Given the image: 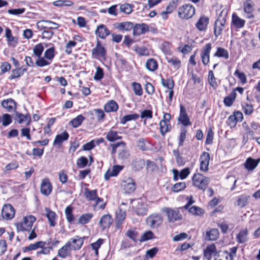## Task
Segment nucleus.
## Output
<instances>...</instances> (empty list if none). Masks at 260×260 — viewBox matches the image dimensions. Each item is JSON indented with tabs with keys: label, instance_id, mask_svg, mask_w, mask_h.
I'll use <instances>...</instances> for the list:
<instances>
[{
	"label": "nucleus",
	"instance_id": "f257e3e1",
	"mask_svg": "<svg viewBox=\"0 0 260 260\" xmlns=\"http://www.w3.org/2000/svg\"><path fill=\"white\" fill-rule=\"evenodd\" d=\"M218 15L217 20L214 24V34L216 37L220 35L222 30L224 27L226 22V18L228 15V10L221 8L217 11Z\"/></svg>",
	"mask_w": 260,
	"mask_h": 260
},
{
	"label": "nucleus",
	"instance_id": "f03ea898",
	"mask_svg": "<svg viewBox=\"0 0 260 260\" xmlns=\"http://www.w3.org/2000/svg\"><path fill=\"white\" fill-rule=\"evenodd\" d=\"M110 146L112 147L111 153L113 154L117 152L118 159L124 160L129 156V152L125 142L121 141L116 144H112Z\"/></svg>",
	"mask_w": 260,
	"mask_h": 260
},
{
	"label": "nucleus",
	"instance_id": "7ed1b4c3",
	"mask_svg": "<svg viewBox=\"0 0 260 260\" xmlns=\"http://www.w3.org/2000/svg\"><path fill=\"white\" fill-rule=\"evenodd\" d=\"M132 207L133 211L138 215H145L148 212L147 204L140 199L134 200L132 202Z\"/></svg>",
	"mask_w": 260,
	"mask_h": 260
},
{
	"label": "nucleus",
	"instance_id": "20e7f679",
	"mask_svg": "<svg viewBox=\"0 0 260 260\" xmlns=\"http://www.w3.org/2000/svg\"><path fill=\"white\" fill-rule=\"evenodd\" d=\"M192 182L194 186L205 191L209 184V179L200 173H196L192 177Z\"/></svg>",
	"mask_w": 260,
	"mask_h": 260
},
{
	"label": "nucleus",
	"instance_id": "39448f33",
	"mask_svg": "<svg viewBox=\"0 0 260 260\" xmlns=\"http://www.w3.org/2000/svg\"><path fill=\"white\" fill-rule=\"evenodd\" d=\"M161 211L167 214L169 222L173 223L182 218V216L178 209L174 210L170 208L164 207L161 209Z\"/></svg>",
	"mask_w": 260,
	"mask_h": 260
},
{
	"label": "nucleus",
	"instance_id": "423d86ee",
	"mask_svg": "<svg viewBox=\"0 0 260 260\" xmlns=\"http://www.w3.org/2000/svg\"><path fill=\"white\" fill-rule=\"evenodd\" d=\"M35 221L36 218L34 216L30 215L25 217L23 222L17 223L15 224L17 231H30Z\"/></svg>",
	"mask_w": 260,
	"mask_h": 260
},
{
	"label": "nucleus",
	"instance_id": "0eeeda50",
	"mask_svg": "<svg viewBox=\"0 0 260 260\" xmlns=\"http://www.w3.org/2000/svg\"><path fill=\"white\" fill-rule=\"evenodd\" d=\"M84 194L86 199L88 201H94L96 204L102 202V204L99 205V208L101 209L105 208L106 203L102 199L98 197L96 190H90L88 188H85Z\"/></svg>",
	"mask_w": 260,
	"mask_h": 260
},
{
	"label": "nucleus",
	"instance_id": "6e6552de",
	"mask_svg": "<svg viewBox=\"0 0 260 260\" xmlns=\"http://www.w3.org/2000/svg\"><path fill=\"white\" fill-rule=\"evenodd\" d=\"M195 13V8L191 5H185L180 7L178 15L182 19H188L191 18Z\"/></svg>",
	"mask_w": 260,
	"mask_h": 260
},
{
	"label": "nucleus",
	"instance_id": "1a4fd4ad",
	"mask_svg": "<svg viewBox=\"0 0 260 260\" xmlns=\"http://www.w3.org/2000/svg\"><path fill=\"white\" fill-rule=\"evenodd\" d=\"M163 221L162 216L158 213H153L146 218V223L150 228H157L161 224Z\"/></svg>",
	"mask_w": 260,
	"mask_h": 260
},
{
	"label": "nucleus",
	"instance_id": "9d476101",
	"mask_svg": "<svg viewBox=\"0 0 260 260\" xmlns=\"http://www.w3.org/2000/svg\"><path fill=\"white\" fill-rule=\"evenodd\" d=\"M121 187L125 193L133 192L136 188L135 181L132 178H124L121 182Z\"/></svg>",
	"mask_w": 260,
	"mask_h": 260
},
{
	"label": "nucleus",
	"instance_id": "9b49d317",
	"mask_svg": "<svg viewBox=\"0 0 260 260\" xmlns=\"http://www.w3.org/2000/svg\"><path fill=\"white\" fill-rule=\"evenodd\" d=\"M211 48V44L208 43L205 45L201 50V57L203 64L204 66H207L210 61V53Z\"/></svg>",
	"mask_w": 260,
	"mask_h": 260
},
{
	"label": "nucleus",
	"instance_id": "f8f14e48",
	"mask_svg": "<svg viewBox=\"0 0 260 260\" xmlns=\"http://www.w3.org/2000/svg\"><path fill=\"white\" fill-rule=\"evenodd\" d=\"M15 209L10 204L5 205L2 210V217L7 219H11L15 215Z\"/></svg>",
	"mask_w": 260,
	"mask_h": 260
},
{
	"label": "nucleus",
	"instance_id": "ddd939ff",
	"mask_svg": "<svg viewBox=\"0 0 260 260\" xmlns=\"http://www.w3.org/2000/svg\"><path fill=\"white\" fill-rule=\"evenodd\" d=\"M52 189V185L48 178H45L42 180L40 190L41 192L45 196L49 195Z\"/></svg>",
	"mask_w": 260,
	"mask_h": 260
},
{
	"label": "nucleus",
	"instance_id": "4468645a",
	"mask_svg": "<svg viewBox=\"0 0 260 260\" xmlns=\"http://www.w3.org/2000/svg\"><path fill=\"white\" fill-rule=\"evenodd\" d=\"M219 254V251H217L216 246L214 244L208 245L204 250V256L210 260L211 256H214V258L217 257V255Z\"/></svg>",
	"mask_w": 260,
	"mask_h": 260
},
{
	"label": "nucleus",
	"instance_id": "2eb2a0df",
	"mask_svg": "<svg viewBox=\"0 0 260 260\" xmlns=\"http://www.w3.org/2000/svg\"><path fill=\"white\" fill-rule=\"evenodd\" d=\"M210 159L209 153L204 152L200 157V169L206 172L208 170L209 160Z\"/></svg>",
	"mask_w": 260,
	"mask_h": 260
},
{
	"label": "nucleus",
	"instance_id": "dca6fc26",
	"mask_svg": "<svg viewBox=\"0 0 260 260\" xmlns=\"http://www.w3.org/2000/svg\"><path fill=\"white\" fill-rule=\"evenodd\" d=\"M178 120L184 126H188L191 124L189 118L186 112V109L182 105L180 106V115Z\"/></svg>",
	"mask_w": 260,
	"mask_h": 260
},
{
	"label": "nucleus",
	"instance_id": "f3484780",
	"mask_svg": "<svg viewBox=\"0 0 260 260\" xmlns=\"http://www.w3.org/2000/svg\"><path fill=\"white\" fill-rule=\"evenodd\" d=\"M123 169V167L119 165H114L112 169H108L105 174V179L108 180L111 177L116 176L119 172Z\"/></svg>",
	"mask_w": 260,
	"mask_h": 260
},
{
	"label": "nucleus",
	"instance_id": "a211bd4d",
	"mask_svg": "<svg viewBox=\"0 0 260 260\" xmlns=\"http://www.w3.org/2000/svg\"><path fill=\"white\" fill-rule=\"evenodd\" d=\"M149 27L145 23L136 24L134 26L133 35L134 36H139L144 34L148 31Z\"/></svg>",
	"mask_w": 260,
	"mask_h": 260
},
{
	"label": "nucleus",
	"instance_id": "6ab92c4d",
	"mask_svg": "<svg viewBox=\"0 0 260 260\" xmlns=\"http://www.w3.org/2000/svg\"><path fill=\"white\" fill-rule=\"evenodd\" d=\"M112 223L113 219L109 214L102 216L99 221V224L103 230L109 228Z\"/></svg>",
	"mask_w": 260,
	"mask_h": 260
},
{
	"label": "nucleus",
	"instance_id": "aec40b11",
	"mask_svg": "<svg viewBox=\"0 0 260 260\" xmlns=\"http://www.w3.org/2000/svg\"><path fill=\"white\" fill-rule=\"evenodd\" d=\"M244 10L248 18L253 17L252 14L253 11V4L251 0H247L244 3Z\"/></svg>",
	"mask_w": 260,
	"mask_h": 260
},
{
	"label": "nucleus",
	"instance_id": "412c9836",
	"mask_svg": "<svg viewBox=\"0 0 260 260\" xmlns=\"http://www.w3.org/2000/svg\"><path fill=\"white\" fill-rule=\"evenodd\" d=\"M92 54L95 56H101L104 57L106 55V50L100 43L98 41L96 46L92 50Z\"/></svg>",
	"mask_w": 260,
	"mask_h": 260
},
{
	"label": "nucleus",
	"instance_id": "4be33fe9",
	"mask_svg": "<svg viewBox=\"0 0 260 260\" xmlns=\"http://www.w3.org/2000/svg\"><path fill=\"white\" fill-rule=\"evenodd\" d=\"M95 34L101 39H105L110 34V31L108 29L106 25L101 24L97 27L95 30Z\"/></svg>",
	"mask_w": 260,
	"mask_h": 260
},
{
	"label": "nucleus",
	"instance_id": "5701e85b",
	"mask_svg": "<svg viewBox=\"0 0 260 260\" xmlns=\"http://www.w3.org/2000/svg\"><path fill=\"white\" fill-rule=\"evenodd\" d=\"M46 211V216L48 219L49 224L51 226H54L56 225V219L57 215L56 213L51 211L49 208H46L45 209Z\"/></svg>",
	"mask_w": 260,
	"mask_h": 260
},
{
	"label": "nucleus",
	"instance_id": "b1692460",
	"mask_svg": "<svg viewBox=\"0 0 260 260\" xmlns=\"http://www.w3.org/2000/svg\"><path fill=\"white\" fill-rule=\"evenodd\" d=\"M209 23V18L207 16H202L196 25L198 29L200 31H204L207 29V25Z\"/></svg>",
	"mask_w": 260,
	"mask_h": 260
},
{
	"label": "nucleus",
	"instance_id": "393cba45",
	"mask_svg": "<svg viewBox=\"0 0 260 260\" xmlns=\"http://www.w3.org/2000/svg\"><path fill=\"white\" fill-rule=\"evenodd\" d=\"M68 242H71V246L74 250H78L83 245V239L76 236L74 238H71Z\"/></svg>",
	"mask_w": 260,
	"mask_h": 260
},
{
	"label": "nucleus",
	"instance_id": "a878e982",
	"mask_svg": "<svg viewBox=\"0 0 260 260\" xmlns=\"http://www.w3.org/2000/svg\"><path fill=\"white\" fill-rule=\"evenodd\" d=\"M71 245V242L67 243L62 247L58 250V255L61 258H65L69 255L70 253Z\"/></svg>",
	"mask_w": 260,
	"mask_h": 260
},
{
	"label": "nucleus",
	"instance_id": "bb28decb",
	"mask_svg": "<svg viewBox=\"0 0 260 260\" xmlns=\"http://www.w3.org/2000/svg\"><path fill=\"white\" fill-rule=\"evenodd\" d=\"M237 241L239 243H244L248 241V231L247 229H242L237 235L236 236Z\"/></svg>",
	"mask_w": 260,
	"mask_h": 260
},
{
	"label": "nucleus",
	"instance_id": "cd10ccee",
	"mask_svg": "<svg viewBox=\"0 0 260 260\" xmlns=\"http://www.w3.org/2000/svg\"><path fill=\"white\" fill-rule=\"evenodd\" d=\"M219 237V231L217 229H211L206 232L205 239L207 240H216Z\"/></svg>",
	"mask_w": 260,
	"mask_h": 260
},
{
	"label": "nucleus",
	"instance_id": "c85d7f7f",
	"mask_svg": "<svg viewBox=\"0 0 260 260\" xmlns=\"http://www.w3.org/2000/svg\"><path fill=\"white\" fill-rule=\"evenodd\" d=\"M119 134H120V133L111 129L107 132L106 137L107 140L109 142H114L116 140L122 139V137L118 135Z\"/></svg>",
	"mask_w": 260,
	"mask_h": 260
},
{
	"label": "nucleus",
	"instance_id": "c756f323",
	"mask_svg": "<svg viewBox=\"0 0 260 260\" xmlns=\"http://www.w3.org/2000/svg\"><path fill=\"white\" fill-rule=\"evenodd\" d=\"M2 106L9 112L12 111L16 107V103L14 100L9 99L2 102Z\"/></svg>",
	"mask_w": 260,
	"mask_h": 260
},
{
	"label": "nucleus",
	"instance_id": "7c9ffc66",
	"mask_svg": "<svg viewBox=\"0 0 260 260\" xmlns=\"http://www.w3.org/2000/svg\"><path fill=\"white\" fill-rule=\"evenodd\" d=\"M131 165L134 170L140 171L145 166V161L142 158H137L133 161Z\"/></svg>",
	"mask_w": 260,
	"mask_h": 260
},
{
	"label": "nucleus",
	"instance_id": "2f4dec72",
	"mask_svg": "<svg viewBox=\"0 0 260 260\" xmlns=\"http://www.w3.org/2000/svg\"><path fill=\"white\" fill-rule=\"evenodd\" d=\"M118 109V104L113 100L109 101L104 106V109L106 112H115Z\"/></svg>",
	"mask_w": 260,
	"mask_h": 260
},
{
	"label": "nucleus",
	"instance_id": "473e14b6",
	"mask_svg": "<svg viewBox=\"0 0 260 260\" xmlns=\"http://www.w3.org/2000/svg\"><path fill=\"white\" fill-rule=\"evenodd\" d=\"M15 120L17 121L18 123H22L25 121H28L27 124L30 121V116L28 114L23 115L17 112L15 113Z\"/></svg>",
	"mask_w": 260,
	"mask_h": 260
},
{
	"label": "nucleus",
	"instance_id": "72a5a7b5",
	"mask_svg": "<svg viewBox=\"0 0 260 260\" xmlns=\"http://www.w3.org/2000/svg\"><path fill=\"white\" fill-rule=\"evenodd\" d=\"M69 136L67 132L57 135L54 140V145H60L63 141L68 140Z\"/></svg>",
	"mask_w": 260,
	"mask_h": 260
},
{
	"label": "nucleus",
	"instance_id": "f704fd0d",
	"mask_svg": "<svg viewBox=\"0 0 260 260\" xmlns=\"http://www.w3.org/2000/svg\"><path fill=\"white\" fill-rule=\"evenodd\" d=\"M27 71V69L23 67L13 70L12 71V74L10 76V80L18 78L23 75L25 72Z\"/></svg>",
	"mask_w": 260,
	"mask_h": 260
},
{
	"label": "nucleus",
	"instance_id": "c9c22d12",
	"mask_svg": "<svg viewBox=\"0 0 260 260\" xmlns=\"http://www.w3.org/2000/svg\"><path fill=\"white\" fill-rule=\"evenodd\" d=\"M214 260H234L233 255L226 251H219V254Z\"/></svg>",
	"mask_w": 260,
	"mask_h": 260
},
{
	"label": "nucleus",
	"instance_id": "e433bc0d",
	"mask_svg": "<svg viewBox=\"0 0 260 260\" xmlns=\"http://www.w3.org/2000/svg\"><path fill=\"white\" fill-rule=\"evenodd\" d=\"M259 159L248 158L245 163V168L248 170H253L258 165Z\"/></svg>",
	"mask_w": 260,
	"mask_h": 260
},
{
	"label": "nucleus",
	"instance_id": "4c0bfd02",
	"mask_svg": "<svg viewBox=\"0 0 260 260\" xmlns=\"http://www.w3.org/2000/svg\"><path fill=\"white\" fill-rule=\"evenodd\" d=\"M213 56L228 59L229 58V54L228 50L223 48L218 47L216 52L213 54Z\"/></svg>",
	"mask_w": 260,
	"mask_h": 260
},
{
	"label": "nucleus",
	"instance_id": "58836bf2",
	"mask_svg": "<svg viewBox=\"0 0 260 260\" xmlns=\"http://www.w3.org/2000/svg\"><path fill=\"white\" fill-rule=\"evenodd\" d=\"M160 132L162 136H164L165 134L171 131V126L168 122L164 120H160L159 122Z\"/></svg>",
	"mask_w": 260,
	"mask_h": 260
},
{
	"label": "nucleus",
	"instance_id": "ea45409f",
	"mask_svg": "<svg viewBox=\"0 0 260 260\" xmlns=\"http://www.w3.org/2000/svg\"><path fill=\"white\" fill-rule=\"evenodd\" d=\"M146 68L150 71H154L157 68V62L154 59L150 58L146 61Z\"/></svg>",
	"mask_w": 260,
	"mask_h": 260
},
{
	"label": "nucleus",
	"instance_id": "a19ab883",
	"mask_svg": "<svg viewBox=\"0 0 260 260\" xmlns=\"http://www.w3.org/2000/svg\"><path fill=\"white\" fill-rule=\"evenodd\" d=\"M232 22L236 27L242 28L244 26L245 21L244 20L239 18L238 16L233 15L232 17Z\"/></svg>",
	"mask_w": 260,
	"mask_h": 260
},
{
	"label": "nucleus",
	"instance_id": "79ce46f5",
	"mask_svg": "<svg viewBox=\"0 0 260 260\" xmlns=\"http://www.w3.org/2000/svg\"><path fill=\"white\" fill-rule=\"evenodd\" d=\"M93 215L92 213H86L82 215L78 220V223L81 224L87 223L91 220Z\"/></svg>",
	"mask_w": 260,
	"mask_h": 260
},
{
	"label": "nucleus",
	"instance_id": "37998d69",
	"mask_svg": "<svg viewBox=\"0 0 260 260\" xmlns=\"http://www.w3.org/2000/svg\"><path fill=\"white\" fill-rule=\"evenodd\" d=\"M177 2L178 0H172L167 7L166 11L161 13L162 16H166L167 14L171 13L176 8Z\"/></svg>",
	"mask_w": 260,
	"mask_h": 260
},
{
	"label": "nucleus",
	"instance_id": "c03bdc74",
	"mask_svg": "<svg viewBox=\"0 0 260 260\" xmlns=\"http://www.w3.org/2000/svg\"><path fill=\"white\" fill-rule=\"evenodd\" d=\"M139 117V114L136 113L126 115L121 118L120 123L122 124H124L127 121L137 119Z\"/></svg>",
	"mask_w": 260,
	"mask_h": 260
},
{
	"label": "nucleus",
	"instance_id": "a18cd8bd",
	"mask_svg": "<svg viewBox=\"0 0 260 260\" xmlns=\"http://www.w3.org/2000/svg\"><path fill=\"white\" fill-rule=\"evenodd\" d=\"M167 62L175 67H179L181 64V60L175 56H166Z\"/></svg>",
	"mask_w": 260,
	"mask_h": 260
},
{
	"label": "nucleus",
	"instance_id": "49530a36",
	"mask_svg": "<svg viewBox=\"0 0 260 260\" xmlns=\"http://www.w3.org/2000/svg\"><path fill=\"white\" fill-rule=\"evenodd\" d=\"M84 118L82 115H79L72 119L70 123L74 127L76 128L81 124Z\"/></svg>",
	"mask_w": 260,
	"mask_h": 260
},
{
	"label": "nucleus",
	"instance_id": "de8ad7c7",
	"mask_svg": "<svg viewBox=\"0 0 260 260\" xmlns=\"http://www.w3.org/2000/svg\"><path fill=\"white\" fill-rule=\"evenodd\" d=\"M135 94L138 96H141L143 94V90L140 83L134 82L132 83Z\"/></svg>",
	"mask_w": 260,
	"mask_h": 260
},
{
	"label": "nucleus",
	"instance_id": "09e8293b",
	"mask_svg": "<svg viewBox=\"0 0 260 260\" xmlns=\"http://www.w3.org/2000/svg\"><path fill=\"white\" fill-rule=\"evenodd\" d=\"M249 198V197L246 196H240L237 200V206L240 208L245 207L248 203Z\"/></svg>",
	"mask_w": 260,
	"mask_h": 260
},
{
	"label": "nucleus",
	"instance_id": "8fccbe9b",
	"mask_svg": "<svg viewBox=\"0 0 260 260\" xmlns=\"http://www.w3.org/2000/svg\"><path fill=\"white\" fill-rule=\"evenodd\" d=\"M54 52L55 49L54 47L47 49L44 52V57L49 60H52L55 55Z\"/></svg>",
	"mask_w": 260,
	"mask_h": 260
},
{
	"label": "nucleus",
	"instance_id": "3c124183",
	"mask_svg": "<svg viewBox=\"0 0 260 260\" xmlns=\"http://www.w3.org/2000/svg\"><path fill=\"white\" fill-rule=\"evenodd\" d=\"M154 237H155L154 234L152 233V232L148 231L143 234L139 241L140 242H143L148 240L152 239L154 238Z\"/></svg>",
	"mask_w": 260,
	"mask_h": 260
},
{
	"label": "nucleus",
	"instance_id": "603ef678",
	"mask_svg": "<svg viewBox=\"0 0 260 260\" xmlns=\"http://www.w3.org/2000/svg\"><path fill=\"white\" fill-rule=\"evenodd\" d=\"M44 49V47L42 43H39L36 45L34 49L33 52L37 57L41 56L42 52Z\"/></svg>",
	"mask_w": 260,
	"mask_h": 260
},
{
	"label": "nucleus",
	"instance_id": "864d4df0",
	"mask_svg": "<svg viewBox=\"0 0 260 260\" xmlns=\"http://www.w3.org/2000/svg\"><path fill=\"white\" fill-rule=\"evenodd\" d=\"M134 24L131 22H124L120 23L119 24V28L121 30H130L132 29H134Z\"/></svg>",
	"mask_w": 260,
	"mask_h": 260
},
{
	"label": "nucleus",
	"instance_id": "5fc2aeb1",
	"mask_svg": "<svg viewBox=\"0 0 260 260\" xmlns=\"http://www.w3.org/2000/svg\"><path fill=\"white\" fill-rule=\"evenodd\" d=\"M236 93L234 92L232 94L225 97L223 101L225 105L228 107L232 106L236 98Z\"/></svg>",
	"mask_w": 260,
	"mask_h": 260
},
{
	"label": "nucleus",
	"instance_id": "6e6d98bb",
	"mask_svg": "<svg viewBox=\"0 0 260 260\" xmlns=\"http://www.w3.org/2000/svg\"><path fill=\"white\" fill-rule=\"evenodd\" d=\"M120 10L122 13L129 14L133 11V6L129 4H124L120 5Z\"/></svg>",
	"mask_w": 260,
	"mask_h": 260
},
{
	"label": "nucleus",
	"instance_id": "4d7b16f0",
	"mask_svg": "<svg viewBox=\"0 0 260 260\" xmlns=\"http://www.w3.org/2000/svg\"><path fill=\"white\" fill-rule=\"evenodd\" d=\"M161 82L163 86L167 87L169 89H173L174 86V83L172 79L165 80L164 78H161Z\"/></svg>",
	"mask_w": 260,
	"mask_h": 260
},
{
	"label": "nucleus",
	"instance_id": "13d9d810",
	"mask_svg": "<svg viewBox=\"0 0 260 260\" xmlns=\"http://www.w3.org/2000/svg\"><path fill=\"white\" fill-rule=\"evenodd\" d=\"M126 216V212L121 208L116 211L115 220L124 221Z\"/></svg>",
	"mask_w": 260,
	"mask_h": 260
},
{
	"label": "nucleus",
	"instance_id": "bf43d9fd",
	"mask_svg": "<svg viewBox=\"0 0 260 260\" xmlns=\"http://www.w3.org/2000/svg\"><path fill=\"white\" fill-rule=\"evenodd\" d=\"M208 81L210 85L213 88H216L217 86L216 79L214 77V73L212 71L210 70L208 73Z\"/></svg>",
	"mask_w": 260,
	"mask_h": 260
},
{
	"label": "nucleus",
	"instance_id": "052dcab7",
	"mask_svg": "<svg viewBox=\"0 0 260 260\" xmlns=\"http://www.w3.org/2000/svg\"><path fill=\"white\" fill-rule=\"evenodd\" d=\"M45 58V57L41 56L38 57V59L36 61V64L39 67H43L49 65L50 62L46 60Z\"/></svg>",
	"mask_w": 260,
	"mask_h": 260
},
{
	"label": "nucleus",
	"instance_id": "680f3d73",
	"mask_svg": "<svg viewBox=\"0 0 260 260\" xmlns=\"http://www.w3.org/2000/svg\"><path fill=\"white\" fill-rule=\"evenodd\" d=\"M188 211L194 215H201L203 213V210L202 208L195 206L189 208Z\"/></svg>",
	"mask_w": 260,
	"mask_h": 260
},
{
	"label": "nucleus",
	"instance_id": "e2e57ef3",
	"mask_svg": "<svg viewBox=\"0 0 260 260\" xmlns=\"http://www.w3.org/2000/svg\"><path fill=\"white\" fill-rule=\"evenodd\" d=\"M242 109L244 113L248 115H250L253 111L252 105L248 103H243Z\"/></svg>",
	"mask_w": 260,
	"mask_h": 260
},
{
	"label": "nucleus",
	"instance_id": "0e129e2a",
	"mask_svg": "<svg viewBox=\"0 0 260 260\" xmlns=\"http://www.w3.org/2000/svg\"><path fill=\"white\" fill-rule=\"evenodd\" d=\"M185 187L186 184L185 182L177 183L172 187V190L173 192H178L183 190Z\"/></svg>",
	"mask_w": 260,
	"mask_h": 260
},
{
	"label": "nucleus",
	"instance_id": "69168bd1",
	"mask_svg": "<svg viewBox=\"0 0 260 260\" xmlns=\"http://www.w3.org/2000/svg\"><path fill=\"white\" fill-rule=\"evenodd\" d=\"M45 242L43 241H39L34 244H31L28 246L27 249H31V250H36L38 248H43L45 245Z\"/></svg>",
	"mask_w": 260,
	"mask_h": 260
},
{
	"label": "nucleus",
	"instance_id": "338daca9",
	"mask_svg": "<svg viewBox=\"0 0 260 260\" xmlns=\"http://www.w3.org/2000/svg\"><path fill=\"white\" fill-rule=\"evenodd\" d=\"M88 163V160L86 157L81 156L77 161V165L80 168H83L86 167Z\"/></svg>",
	"mask_w": 260,
	"mask_h": 260
},
{
	"label": "nucleus",
	"instance_id": "774afa93",
	"mask_svg": "<svg viewBox=\"0 0 260 260\" xmlns=\"http://www.w3.org/2000/svg\"><path fill=\"white\" fill-rule=\"evenodd\" d=\"M2 122L4 126H7L12 122L11 116L8 114H4L2 118Z\"/></svg>",
	"mask_w": 260,
	"mask_h": 260
}]
</instances>
